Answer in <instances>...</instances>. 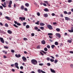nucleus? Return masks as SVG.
Segmentation results:
<instances>
[{"label":"nucleus","instance_id":"f257e3e1","mask_svg":"<svg viewBox=\"0 0 73 73\" xmlns=\"http://www.w3.org/2000/svg\"><path fill=\"white\" fill-rule=\"evenodd\" d=\"M31 62L33 65H37V61L36 59H32L31 60Z\"/></svg>","mask_w":73,"mask_h":73},{"label":"nucleus","instance_id":"f03ea898","mask_svg":"<svg viewBox=\"0 0 73 73\" xmlns=\"http://www.w3.org/2000/svg\"><path fill=\"white\" fill-rule=\"evenodd\" d=\"M47 27L50 30H52V26L50 25H47Z\"/></svg>","mask_w":73,"mask_h":73},{"label":"nucleus","instance_id":"7ed1b4c3","mask_svg":"<svg viewBox=\"0 0 73 73\" xmlns=\"http://www.w3.org/2000/svg\"><path fill=\"white\" fill-rule=\"evenodd\" d=\"M14 65L15 66V67L17 68L18 69H19V66H18V65H19V64L17 63L16 62L15 64Z\"/></svg>","mask_w":73,"mask_h":73},{"label":"nucleus","instance_id":"20e7f679","mask_svg":"<svg viewBox=\"0 0 73 73\" xmlns=\"http://www.w3.org/2000/svg\"><path fill=\"white\" fill-rule=\"evenodd\" d=\"M22 58L24 62H26L27 61V58L25 56H23L22 57Z\"/></svg>","mask_w":73,"mask_h":73},{"label":"nucleus","instance_id":"39448f33","mask_svg":"<svg viewBox=\"0 0 73 73\" xmlns=\"http://www.w3.org/2000/svg\"><path fill=\"white\" fill-rule=\"evenodd\" d=\"M0 40H1V42H2V43H4V40L3 39V38L0 37Z\"/></svg>","mask_w":73,"mask_h":73},{"label":"nucleus","instance_id":"423d86ee","mask_svg":"<svg viewBox=\"0 0 73 73\" xmlns=\"http://www.w3.org/2000/svg\"><path fill=\"white\" fill-rule=\"evenodd\" d=\"M55 35L57 36V37H59V38H60V37H61V35H60L59 33H56Z\"/></svg>","mask_w":73,"mask_h":73},{"label":"nucleus","instance_id":"0eeeda50","mask_svg":"<svg viewBox=\"0 0 73 73\" xmlns=\"http://www.w3.org/2000/svg\"><path fill=\"white\" fill-rule=\"evenodd\" d=\"M19 19L21 20L22 21H23V20H25V18L23 17H19Z\"/></svg>","mask_w":73,"mask_h":73},{"label":"nucleus","instance_id":"6e6552de","mask_svg":"<svg viewBox=\"0 0 73 73\" xmlns=\"http://www.w3.org/2000/svg\"><path fill=\"white\" fill-rule=\"evenodd\" d=\"M1 4L3 7L4 8H5V7H7V6H5L6 5V3H5V2H4V4Z\"/></svg>","mask_w":73,"mask_h":73},{"label":"nucleus","instance_id":"1a4fd4ad","mask_svg":"<svg viewBox=\"0 0 73 73\" xmlns=\"http://www.w3.org/2000/svg\"><path fill=\"white\" fill-rule=\"evenodd\" d=\"M15 56L17 58H19V57H21V55L20 54H18V55L15 54Z\"/></svg>","mask_w":73,"mask_h":73},{"label":"nucleus","instance_id":"9d476101","mask_svg":"<svg viewBox=\"0 0 73 73\" xmlns=\"http://www.w3.org/2000/svg\"><path fill=\"white\" fill-rule=\"evenodd\" d=\"M5 19H6L7 20H11V19H10V17H8V16H6L5 17Z\"/></svg>","mask_w":73,"mask_h":73},{"label":"nucleus","instance_id":"9b49d317","mask_svg":"<svg viewBox=\"0 0 73 73\" xmlns=\"http://www.w3.org/2000/svg\"><path fill=\"white\" fill-rule=\"evenodd\" d=\"M7 32L9 34H12V31L10 30H8Z\"/></svg>","mask_w":73,"mask_h":73},{"label":"nucleus","instance_id":"f8f14e48","mask_svg":"<svg viewBox=\"0 0 73 73\" xmlns=\"http://www.w3.org/2000/svg\"><path fill=\"white\" fill-rule=\"evenodd\" d=\"M65 19L66 20H70V18H68V17H65Z\"/></svg>","mask_w":73,"mask_h":73},{"label":"nucleus","instance_id":"ddd939ff","mask_svg":"<svg viewBox=\"0 0 73 73\" xmlns=\"http://www.w3.org/2000/svg\"><path fill=\"white\" fill-rule=\"evenodd\" d=\"M51 72H52V73H56V71H54V70L52 69V68L50 69Z\"/></svg>","mask_w":73,"mask_h":73},{"label":"nucleus","instance_id":"4468645a","mask_svg":"<svg viewBox=\"0 0 73 73\" xmlns=\"http://www.w3.org/2000/svg\"><path fill=\"white\" fill-rule=\"evenodd\" d=\"M40 26H44V25H45V24L42 23H40Z\"/></svg>","mask_w":73,"mask_h":73},{"label":"nucleus","instance_id":"2eb2a0df","mask_svg":"<svg viewBox=\"0 0 73 73\" xmlns=\"http://www.w3.org/2000/svg\"><path fill=\"white\" fill-rule=\"evenodd\" d=\"M42 71H43V70H40V69L38 70V72L39 73H41V72L42 73Z\"/></svg>","mask_w":73,"mask_h":73},{"label":"nucleus","instance_id":"dca6fc26","mask_svg":"<svg viewBox=\"0 0 73 73\" xmlns=\"http://www.w3.org/2000/svg\"><path fill=\"white\" fill-rule=\"evenodd\" d=\"M41 42L42 44H43V45L45 44V42L44 40L42 41H41Z\"/></svg>","mask_w":73,"mask_h":73},{"label":"nucleus","instance_id":"f3484780","mask_svg":"<svg viewBox=\"0 0 73 73\" xmlns=\"http://www.w3.org/2000/svg\"><path fill=\"white\" fill-rule=\"evenodd\" d=\"M25 5L26 7H28L29 6V5L28 3H26L25 4Z\"/></svg>","mask_w":73,"mask_h":73},{"label":"nucleus","instance_id":"a211bd4d","mask_svg":"<svg viewBox=\"0 0 73 73\" xmlns=\"http://www.w3.org/2000/svg\"><path fill=\"white\" fill-rule=\"evenodd\" d=\"M44 11H45V12H48L49 11V10L47 8H46L44 10Z\"/></svg>","mask_w":73,"mask_h":73},{"label":"nucleus","instance_id":"6ab92c4d","mask_svg":"<svg viewBox=\"0 0 73 73\" xmlns=\"http://www.w3.org/2000/svg\"><path fill=\"white\" fill-rule=\"evenodd\" d=\"M44 16L45 17H47L48 16V15L47 14H44Z\"/></svg>","mask_w":73,"mask_h":73},{"label":"nucleus","instance_id":"aec40b11","mask_svg":"<svg viewBox=\"0 0 73 73\" xmlns=\"http://www.w3.org/2000/svg\"><path fill=\"white\" fill-rule=\"evenodd\" d=\"M56 31L57 32H60V29L59 28H57L56 29Z\"/></svg>","mask_w":73,"mask_h":73},{"label":"nucleus","instance_id":"412c9836","mask_svg":"<svg viewBox=\"0 0 73 73\" xmlns=\"http://www.w3.org/2000/svg\"><path fill=\"white\" fill-rule=\"evenodd\" d=\"M21 8L22 10H23L24 9V6H23V5H22Z\"/></svg>","mask_w":73,"mask_h":73},{"label":"nucleus","instance_id":"4be33fe9","mask_svg":"<svg viewBox=\"0 0 73 73\" xmlns=\"http://www.w3.org/2000/svg\"><path fill=\"white\" fill-rule=\"evenodd\" d=\"M39 23H40L39 21H37V22L35 23V24H37V25H39Z\"/></svg>","mask_w":73,"mask_h":73},{"label":"nucleus","instance_id":"5701e85b","mask_svg":"<svg viewBox=\"0 0 73 73\" xmlns=\"http://www.w3.org/2000/svg\"><path fill=\"white\" fill-rule=\"evenodd\" d=\"M12 1H10V2L9 3V4L12 5Z\"/></svg>","mask_w":73,"mask_h":73},{"label":"nucleus","instance_id":"b1692460","mask_svg":"<svg viewBox=\"0 0 73 73\" xmlns=\"http://www.w3.org/2000/svg\"><path fill=\"white\" fill-rule=\"evenodd\" d=\"M68 42L69 43H72V40H68Z\"/></svg>","mask_w":73,"mask_h":73},{"label":"nucleus","instance_id":"393cba45","mask_svg":"<svg viewBox=\"0 0 73 73\" xmlns=\"http://www.w3.org/2000/svg\"><path fill=\"white\" fill-rule=\"evenodd\" d=\"M47 65L48 66H50V63H48L47 64Z\"/></svg>","mask_w":73,"mask_h":73},{"label":"nucleus","instance_id":"a878e982","mask_svg":"<svg viewBox=\"0 0 73 73\" xmlns=\"http://www.w3.org/2000/svg\"><path fill=\"white\" fill-rule=\"evenodd\" d=\"M40 28L41 30H43L44 29V27H40Z\"/></svg>","mask_w":73,"mask_h":73},{"label":"nucleus","instance_id":"bb28decb","mask_svg":"<svg viewBox=\"0 0 73 73\" xmlns=\"http://www.w3.org/2000/svg\"><path fill=\"white\" fill-rule=\"evenodd\" d=\"M55 47V45H51V48H52V49H53Z\"/></svg>","mask_w":73,"mask_h":73},{"label":"nucleus","instance_id":"cd10ccee","mask_svg":"<svg viewBox=\"0 0 73 73\" xmlns=\"http://www.w3.org/2000/svg\"><path fill=\"white\" fill-rule=\"evenodd\" d=\"M38 28L37 27H34V29L35 30H37Z\"/></svg>","mask_w":73,"mask_h":73},{"label":"nucleus","instance_id":"c85d7f7f","mask_svg":"<svg viewBox=\"0 0 73 73\" xmlns=\"http://www.w3.org/2000/svg\"><path fill=\"white\" fill-rule=\"evenodd\" d=\"M57 62H58V60L56 59L54 61V63H55V64H56V63H57Z\"/></svg>","mask_w":73,"mask_h":73},{"label":"nucleus","instance_id":"c756f323","mask_svg":"<svg viewBox=\"0 0 73 73\" xmlns=\"http://www.w3.org/2000/svg\"><path fill=\"white\" fill-rule=\"evenodd\" d=\"M44 50H45L46 52L47 50H48V49L46 48H45L44 49Z\"/></svg>","mask_w":73,"mask_h":73},{"label":"nucleus","instance_id":"7c9ffc66","mask_svg":"<svg viewBox=\"0 0 73 73\" xmlns=\"http://www.w3.org/2000/svg\"><path fill=\"white\" fill-rule=\"evenodd\" d=\"M50 61L51 62H54V59H52V58L50 59Z\"/></svg>","mask_w":73,"mask_h":73},{"label":"nucleus","instance_id":"2f4dec72","mask_svg":"<svg viewBox=\"0 0 73 73\" xmlns=\"http://www.w3.org/2000/svg\"><path fill=\"white\" fill-rule=\"evenodd\" d=\"M48 35H49V36H53V34L52 33H48Z\"/></svg>","mask_w":73,"mask_h":73},{"label":"nucleus","instance_id":"473e14b6","mask_svg":"<svg viewBox=\"0 0 73 73\" xmlns=\"http://www.w3.org/2000/svg\"><path fill=\"white\" fill-rule=\"evenodd\" d=\"M72 13L71 12H70L67 13V15H71V13Z\"/></svg>","mask_w":73,"mask_h":73},{"label":"nucleus","instance_id":"72a5a7b5","mask_svg":"<svg viewBox=\"0 0 73 73\" xmlns=\"http://www.w3.org/2000/svg\"><path fill=\"white\" fill-rule=\"evenodd\" d=\"M55 44L56 45H58V42H55Z\"/></svg>","mask_w":73,"mask_h":73},{"label":"nucleus","instance_id":"f704fd0d","mask_svg":"<svg viewBox=\"0 0 73 73\" xmlns=\"http://www.w3.org/2000/svg\"><path fill=\"white\" fill-rule=\"evenodd\" d=\"M46 60L47 61H49V60H50V58L49 57H47L46 58Z\"/></svg>","mask_w":73,"mask_h":73},{"label":"nucleus","instance_id":"c9c22d12","mask_svg":"<svg viewBox=\"0 0 73 73\" xmlns=\"http://www.w3.org/2000/svg\"><path fill=\"white\" fill-rule=\"evenodd\" d=\"M5 26L6 27H8V25L7 23H5Z\"/></svg>","mask_w":73,"mask_h":73},{"label":"nucleus","instance_id":"e433bc0d","mask_svg":"<svg viewBox=\"0 0 73 73\" xmlns=\"http://www.w3.org/2000/svg\"><path fill=\"white\" fill-rule=\"evenodd\" d=\"M13 25L14 27H16V28H18V26H17L15 24H14Z\"/></svg>","mask_w":73,"mask_h":73},{"label":"nucleus","instance_id":"4c0bfd02","mask_svg":"<svg viewBox=\"0 0 73 73\" xmlns=\"http://www.w3.org/2000/svg\"><path fill=\"white\" fill-rule=\"evenodd\" d=\"M70 66L71 68H72V69H73V64H71L70 65Z\"/></svg>","mask_w":73,"mask_h":73},{"label":"nucleus","instance_id":"58836bf2","mask_svg":"<svg viewBox=\"0 0 73 73\" xmlns=\"http://www.w3.org/2000/svg\"><path fill=\"white\" fill-rule=\"evenodd\" d=\"M26 28L28 29L29 28V25H27L26 26Z\"/></svg>","mask_w":73,"mask_h":73},{"label":"nucleus","instance_id":"ea45409f","mask_svg":"<svg viewBox=\"0 0 73 73\" xmlns=\"http://www.w3.org/2000/svg\"><path fill=\"white\" fill-rule=\"evenodd\" d=\"M37 49H40V46H38L37 47Z\"/></svg>","mask_w":73,"mask_h":73},{"label":"nucleus","instance_id":"a19ab883","mask_svg":"<svg viewBox=\"0 0 73 73\" xmlns=\"http://www.w3.org/2000/svg\"><path fill=\"white\" fill-rule=\"evenodd\" d=\"M26 24H27V23L26 22L23 23V26H25L26 25Z\"/></svg>","mask_w":73,"mask_h":73},{"label":"nucleus","instance_id":"79ce46f5","mask_svg":"<svg viewBox=\"0 0 73 73\" xmlns=\"http://www.w3.org/2000/svg\"><path fill=\"white\" fill-rule=\"evenodd\" d=\"M11 52H12V53H15V50H11Z\"/></svg>","mask_w":73,"mask_h":73},{"label":"nucleus","instance_id":"37998d69","mask_svg":"<svg viewBox=\"0 0 73 73\" xmlns=\"http://www.w3.org/2000/svg\"><path fill=\"white\" fill-rule=\"evenodd\" d=\"M50 46L49 45H48L47 46V48L48 49H50Z\"/></svg>","mask_w":73,"mask_h":73},{"label":"nucleus","instance_id":"c03bdc74","mask_svg":"<svg viewBox=\"0 0 73 73\" xmlns=\"http://www.w3.org/2000/svg\"><path fill=\"white\" fill-rule=\"evenodd\" d=\"M39 65L42 66V65H44V64L43 63H40L39 64Z\"/></svg>","mask_w":73,"mask_h":73},{"label":"nucleus","instance_id":"a18cd8bd","mask_svg":"<svg viewBox=\"0 0 73 73\" xmlns=\"http://www.w3.org/2000/svg\"><path fill=\"white\" fill-rule=\"evenodd\" d=\"M64 14H68V12H66V11H64Z\"/></svg>","mask_w":73,"mask_h":73},{"label":"nucleus","instance_id":"49530a36","mask_svg":"<svg viewBox=\"0 0 73 73\" xmlns=\"http://www.w3.org/2000/svg\"><path fill=\"white\" fill-rule=\"evenodd\" d=\"M8 7H9V8H11V5L9 4L8 5Z\"/></svg>","mask_w":73,"mask_h":73},{"label":"nucleus","instance_id":"de8ad7c7","mask_svg":"<svg viewBox=\"0 0 73 73\" xmlns=\"http://www.w3.org/2000/svg\"><path fill=\"white\" fill-rule=\"evenodd\" d=\"M37 15L38 16H40V13H37Z\"/></svg>","mask_w":73,"mask_h":73},{"label":"nucleus","instance_id":"09e8293b","mask_svg":"<svg viewBox=\"0 0 73 73\" xmlns=\"http://www.w3.org/2000/svg\"><path fill=\"white\" fill-rule=\"evenodd\" d=\"M4 48L5 49H8V47L7 46H4Z\"/></svg>","mask_w":73,"mask_h":73},{"label":"nucleus","instance_id":"8fccbe9b","mask_svg":"<svg viewBox=\"0 0 73 73\" xmlns=\"http://www.w3.org/2000/svg\"><path fill=\"white\" fill-rule=\"evenodd\" d=\"M23 39H24V40H25L26 41H27V40L28 39H27V38H23Z\"/></svg>","mask_w":73,"mask_h":73},{"label":"nucleus","instance_id":"3c124183","mask_svg":"<svg viewBox=\"0 0 73 73\" xmlns=\"http://www.w3.org/2000/svg\"><path fill=\"white\" fill-rule=\"evenodd\" d=\"M24 10L25 11H28V9L27 8H25Z\"/></svg>","mask_w":73,"mask_h":73},{"label":"nucleus","instance_id":"603ef678","mask_svg":"<svg viewBox=\"0 0 73 73\" xmlns=\"http://www.w3.org/2000/svg\"><path fill=\"white\" fill-rule=\"evenodd\" d=\"M17 25H19V26L21 25V24L18 23L17 24Z\"/></svg>","mask_w":73,"mask_h":73},{"label":"nucleus","instance_id":"864d4df0","mask_svg":"<svg viewBox=\"0 0 73 73\" xmlns=\"http://www.w3.org/2000/svg\"><path fill=\"white\" fill-rule=\"evenodd\" d=\"M42 52H43V53H44V54H46V52H45L44 51L42 50Z\"/></svg>","mask_w":73,"mask_h":73},{"label":"nucleus","instance_id":"5fc2aeb1","mask_svg":"<svg viewBox=\"0 0 73 73\" xmlns=\"http://www.w3.org/2000/svg\"><path fill=\"white\" fill-rule=\"evenodd\" d=\"M52 16H55V14L54 13H52Z\"/></svg>","mask_w":73,"mask_h":73},{"label":"nucleus","instance_id":"6e6d98bb","mask_svg":"<svg viewBox=\"0 0 73 73\" xmlns=\"http://www.w3.org/2000/svg\"><path fill=\"white\" fill-rule=\"evenodd\" d=\"M53 25H56L57 24V23L56 22H54L53 23Z\"/></svg>","mask_w":73,"mask_h":73},{"label":"nucleus","instance_id":"4d7b16f0","mask_svg":"<svg viewBox=\"0 0 73 73\" xmlns=\"http://www.w3.org/2000/svg\"><path fill=\"white\" fill-rule=\"evenodd\" d=\"M31 36H35V34L34 33H33L31 34Z\"/></svg>","mask_w":73,"mask_h":73},{"label":"nucleus","instance_id":"13d9d810","mask_svg":"<svg viewBox=\"0 0 73 73\" xmlns=\"http://www.w3.org/2000/svg\"><path fill=\"white\" fill-rule=\"evenodd\" d=\"M14 23L15 24H17V23H18L16 21H15Z\"/></svg>","mask_w":73,"mask_h":73},{"label":"nucleus","instance_id":"bf43d9fd","mask_svg":"<svg viewBox=\"0 0 73 73\" xmlns=\"http://www.w3.org/2000/svg\"><path fill=\"white\" fill-rule=\"evenodd\" d=\"M0 8L1 9H3V6H0Z\"/></svg>","mask_w":73,"mask_h":73},{"label":"nucleus","instance_id":"052dcab7","mask_svg":"<svg viewBox=\"0 0 73 73\" xmlns=\"http://www.w3.org/2000/svg\"><path fill=\"white\" fill-rule=\"evenodd\" d=\"M68 3H71L72 2V0H68Z\"/></svg>","mask_w":73,"mask_h":73},{"label":"nucleus","instance_id":"680f3d73","mask_svg":"<svg viewBox=\"0 0 73 73\" xmlns=\"http://www.w3.org/2000/svg\"><path fill=\"white\" fill-rule=\"evenodd\" d=\"M0 25H1V26H3V23H1V22L0 23Z\"/></svg>","mask_w":73,"mask_h":73},{"label":"nucleus","instance_id":"e2e57ef3","mask_svg":"<svg viewBox=\"0 0 73 73\" xmlns=\"http://www.w3.org/2000/svg\"><path fill=\"white\" fill-rule=\"evenodd\" d=\"M60 17H64V16L62 14H60Z\"/></svg>","mask_w":73,"mask_h":73},{"label":"nucleus","instance_id":"0e129e2a","mask_svg":"<svg viewBox=\"0 0 73 73\" xmlns=\"http://www.w3.org/2000/svg\"><path fill=\"white\" fill-rule=\"evenodd\" d=\"M20 69H23V66H21L20 67Z\"/></svg>","mask_w":73,"mask_h":73},{"label":"nucleus","instance_id":"69168bd1","mask_svg":"<svg viewBox=\"0 0 73 73\" xmlns=\"http://www.w3.org/2000/svg\"><path fill=\"white\" fill-rule=\"evenodd\" d=\"M43 5H44V6H46V4L45 3H43Z\"/></svg>","mask_w":73,"mask_h":73},{"label":"nucleus","instance_id":"338daca9","mask_svg":"<svg viewBox=\"0 0 73 73\" xmlns=\"http://www.w3.org/2000/svg\"><path fill=\"white\" fill-rule=\"evenodd\" d=\"M49 38H50L51 39H52V38H53V36H49Z\"/></svg>","mask_w":73,"mask_h":73},{"label":"nucleus","instance_id":"774afa93","mask_svg":"<svg viewBox=\"0 0 73 73\" xmlns=\"http://www.w3.org/2000/svg\"><path fill=\"white\" fill-rule=\"evenodd\" d=\"M42 73H46V72H45L43 71H42Z\"/></svg>","mask_w":73,"mask_h":73}]
</instances>
